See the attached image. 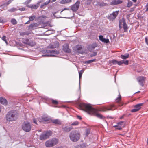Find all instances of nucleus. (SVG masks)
Segmentation results:
<instances>
[{
  "label": "nucleus",
  "mask_w": 148,
  "mask_h": 148,
  "mask_svg": "<svg viewBox=\"0 0 148 148\" xmlns=\"http://www.w3.org/2000/svg\"><path fill=\"white\" fill-rule=\"evenodd\" d=\"M116 108V107L114 104H112L106 107H103L99 110L95 109L92 114L101 119H103L105 117L98 112V111L105 112L108 110H114Z\"/></svg>",
  "instance_id": "obj_1"
},
{
  "label": "nucleus",
  "mask_w": 148,
  "mask_h": 148,
  "mask_svg": "<svg viewBox=\"0 0 148 148\" xmlns=\"http://www.w3.org/2000/svg\"><path fill=\"white\" fill-rule=\"evenodd\" d=\"M80 109L87 112L89 114H92L95 109L92 108L89 104L81 103L79 106Z\"/></svg>",
  "instance_id": "obj_2"
},
{
  "label": "nucleus",
  "mask_w": 148,
  "mask_h": 148,
  "mask_svg": "<svg viewBox=\"0 0 148 148\" xmlns=\"http://www.w3.org/2000/svg\"><path fill=\"white\" fill-rule=\"evenodd\" d=\"M69 137L71 141L73 142H76L78 141L80 138V132L77 130L72 131L70 133Z\"/></svg>",
  "instance_id": "obj_3"
},
{
  "label": "nucleus",
  "mask_w": 148,
  "mask_h": 148,
  "mask_svg": "<svg viewBox=\"0 0 148 148\" xmlns=\"http://www.w3.org/2000/svg\"><path fill=\"white\" fill-rule=\"evenodd\" d=\"M18 117V114L16 110H12L9 112L6 115V118L9 121H15Z\"/></svg>",
  "instance_id": "obj_4"
},
{
  "label": "nucleus",
  "mask_w": 148,
  "mask_h": 148,
  "mask_svg": "<svg viewBox=\"0 0 148 148\" xmlns=\"http://www.w3.org/2000/svg\"><path fill=\"white\" fill-rule=\"evenodd\" d=\"M58 142V140L53 138L46 141L45 143V146L47 147H51L57 144Z\"/></svg>",
  "instance_id": "obj_5"
},
{
  "label": "nucleus",
  "mask_w": 148,
  "mask_h": 148,
  "mask_svg": "<svg viewBox=\"0 0 148 148\" xmlns=\"http://www.w3.org/2000/svg\"><path fill=\"white\" fill-rule=\"evenodd\" d=\"M52 132L50 131L45 132L40 135V139L41 140H45L49 138L52 135Z\"/></svg>",
  "instance_id": "obj_6"
},
{
  "label": "nucleus",
  "mask_w": 148,
  "mask_h": 148,
  "mask_svg": "<svg viewBox=\"0 0 148 148\" xmlns=\"http://www.w3.org/2000/svg\"><path fill=\"white\" fill-rule=\"evenodd\" d=\"M22 129L26 132H29L31 129V126L30 123L27 122H24L22 125Z\"/></svg>",
  "instance_id": "obj_7"
},
{
  "label": "nucleus",
  "mask_w": 148,
  "mask_h": 148,
  "mask_svg": "<svg viewBox=\"0 0 148 148\" xmlns=\"http://www.w3.org/2000/svg\"><path fill=\"white\" fill-rule=\"evenodd\" d=\"M22 42L24 44H27L32 47L33 46L36 45V43L32 40H29L28 39L23 38Z\"/></svg>",
  "instance_id": "obj_8"
},
{
  "label": "nucleus",
  "mask_w": 148,
  "mask_h": 148,
  "mask_svg": "<svg viewBox=\"0 0 148 148\" xmlns=\"http://www.w3.org/2000/svg\"><path fill=\"white\" fill-rule=\"evenodd\" d=\"M143 103L138 104L134 106V108L131 110V112H134L139 111L141 108V106L143 105Z\"/></svg>",
  "instance_id": "obj_9"
},
{
  "label": "nucleus",
  "mask_w": 148,
  "mask_h": 148,
  "mask_svg": "<svg viewBox=\"0 0 148 148\" xmlns=\"http://www.w3.org/2000/svg\"><path fill=\"white\" fill-rule=\"evenodd\" d=\"M119 11H117L113 12L112 14H111L109 17H108V18L110 20L113 21L114 20L119 13Z\"/></svg>",
  "instance_id": "obj_10"
},
{
  "label": "nucleus",
  "mask_w": 148,
  "mask_h": 148,
  "mask_svg": "<svg viewBox=\"0 0 148 148\" xmlns=\"http://www.w3.org/2000/svg\"><path fill=\"white\" fill-rule=\"evenodd\" d=\"M80 4L79 1H77L75 4L71 7V10L74 11H77L79 8V5Z\"/></svg>",
  "instance_id": "obj_11"
},
{
  "label": "nucleus",
  "mask_w": 148,
  "mask_h": 148,
  "mask_svg": "<svg viewBox=\"0 0 148 148\" xmlns=\"http://www.w3.org/2000/svg\"><path fill=\"white\" fill-rule=\"evenodd\" d=\"M115 101L116 103H118L119 106H121L123 105V103L121 101V97L119 92V96L116 99Z\"/></svg>",
  "instance_id": "obj_12"
},
{
  "label": "nucleus",
  "mask_w": 148,
  "mask_h": 148,
  "mask_svg": "<svg viewBox=\"0 0 148 148\" xmlns=\"http://www.w3.org/2000/svg\"><path fill=\"white\" fill-rule=\"evenodd\" d=\"M146 79L145 77L143 76H139L137 78V80L138 82L140 83V85L142 86H143L144 84L143 82Z\"/></svg>",
  "instance_id": "obj_13"
},
{
  "label": "nucleus",
  "mask_w": 148,
  "mask_h": 148,
  "mask_svg": "<svg viewBox=\"0 0 148 148\" xmlns=\"http://www.w3.org/2000/svg\"><path fill=\"white\" fill-rule=\"evenodd\" d=\"M63 50L66 53H70L71 52V50L69 48V45L67 44H64L63 47Z\"/></svg>",
  "instance_id": "obj_14"
},
{
  "label": "nucleus",
  "mask_w": 148,
  "mask_h": 148,
  "mask_svg": "<svg viewBox=\"0 0 148 148\" xmlns=\"http://www.w3.org/2000/svg\"><path fill=\"white\" fill-rule=\"evenodd\" d=\"M38 120L40 122L44 123V122L48 121L49 119L47 117L43 116L39 118Z\"/></svg>",
  "instance_id": "obj_15"
},
{
  "label": "nucleus",
  "mask_w": 148,
  "mask_h": 148,
  "mask_svg": "<svg viewBox=\"0 0 148 148\" xmlns=\"http://www.w3.org/2000/svg\"><path fill=\"white\" fill-rule=\"evenodd\" d=\"M99 38L100 41L104 43H108L109 42V41L108 39H106L104 38L103 36L102 35L99 36Z\"/></svg>",
  "instance_id": "obj_16"
},
{
  "label": "nucleus",
  "mask_w": 148,
  "mask_h": 148,
  "mask_svg": "<svg viewBox=\"0 0 148 148\" xmlns=\"http://www.w3.org/2000/svg\"><path fill=\"white\" fill-rule=\"evenodd\" d=\"M41 3V1L38 2L36 4L32 5L31 6L27 5V7L30 8L32 9H37L40 5V3Z\"/></svg>",
  "instance_id": "obj_17"
},
{
  "label": "nucleus",
  "mask_w": 148,
  "mask_h": 148,
  "mask_svg": "<svg viewBox=\"0 0 148 148\" xmlns=\"http://www.w3.org/2000/svg\"><path fill=\"white\" fill-rule=\"evenodd\" d=\"M125 123L123 121H121L118 122L117 125H114L113 127H120L122 128V127H125Z\"/></svg>",
  "instance_id": "obj_18"
},
{
  "label": "nucleus",
  "mask_w": 148,
  "mask_h": 148,
  "mask_svg": "<svg viewBox=\"0 0 148 148\" xmlns=\"http://www.w3.org/2000/svg\"><path fill=\"white\" fill-rule=\"evenodd\" d=\"M122 3V1L120 0H114L112 1L111 3V5H115L121 4Z\"/></svg>",
  "instance_id": "obj_19"
},
{
  "label": "nucleus",
  "mask_w": 148,
  "mask_h": 148,
  "mask_svg": "<svg viewBox=\"0 0 148 148\" xmlns=\"http://www.w3.org/2000/svg\"><path fill=\"white\" fill-rule=\"evenodd\" d=\"M73 128L72 127L66 126L63 127L62 128V130L63 131L65 132H69Z\"/></svg>",
  "instance_id": "obj_20"
},
{
  "label": "nucleus",
  "mask_w": 148,
  "mask_h": 148,
  "mask_svg": "<svg viewBox=\"0 0 148 148\" xmlns=\"http://www.w3.org/2000/svg\"><path fill=\"white\" fill-rule=\"evenodd\" d=\"M82 47L81 45H77L73 47V49L76 51H78L81 50Z\"/></svg>",
  "instance_id": "obj_21"
},
{
  "label": "nucleus",
  "mask_w": 148,
  "mask_h": 148,
  "mask_svg": "<svg viewBox=\"0 0 148 148\" xmlns=\"http://www.w3.org/2000/svg\"><path fill=\"white\" fill-rule=\"evenodd\" d=\"M0 102L2 104L6 105L7 104V101L3 97L0 98Z\"/></svg>",
  "instance_id": "obj_22"
},
{
  "label": "nucleus",
  "mask_w": 148,
  "mask_h": 148,
  "mask_svg": "<svg viewBox=\"0 0 148 148\" xmlns=\"http://www.w3.org/2000/svg\"><path fill=\"white\" fill-rule=\"evenodd\" d=\"M59 45V44L58 42H56V43H55L54 45L50 44L48 46V47L50 48L53 49L56 48L58 47Z\"/></svg>",
  "instance_id": "obj_23"
},
{
  "label": "nucleus",
  "mask_w": 148,
  "mask_h": 148,
  "mask_svg": "<svg viewBox=\"0 0 148 148\" xmlns=\"http://www.w3.org/2000/svg\"><path fill=\"white\" fill-rule=\"evenodd\" d=\"M51 121L52 123L60 125L61 124L60 121L58 119L52 120Z\"/></svg>",
  "instance_id": "obj_24"
},
{
  "label": "nucleus",
  "mask_w": 148,
  "mask_h": 148,
  "mask_svg": "<svg viewBox=\"0 0 148 148\" xmlns=\"http://www.w3.org/2000/svg\"><path fill=\"white\" fill-rule=\"evenodd\" d=\"M38 26V24L37 23H35L31 24L29 26V28L30 29H34L35 27Z\"/></svg>",
  "instance_id": "obj_25"
},
{
  "label": "nucleus",
  "mask_w": 148,
  "mask_h": 148,
  "mask_svg": "<svg viewBox=\"0 0 148 148\" xmlns=\"http://www.w3.org/2000/svg\"><path fill=\"white\" fill-rule=\"evenodd\" d=\"M123 27L124 30V32H126L128 28L127 26V25L125 21H123Z\"/></svg>",
  "instance_id": "obj_26"
},
{
  "label": "nucleus",
  "mask_w": 148,
  "mask_h": 148,
  "mask_svg": "<svg viewBox=\"0 0 148 148\" xmlns=\"http://www.w3.org/2000/svg\"><path fill=\"white\" fill-rule=\"evenodd\" d=\"M71 1V0H62L60 2V3L61 4H65L70 3Z\"/></svg>",
  "instance_id": "obj_27"
},
{
  "label": "nucleus",
  "mask_w": 148,
  "mask_h": 148,
  "mask_svg": "<svg viewBox=\"0 0 148 148\" xmlns=\"http://www.w3.org/2000/svg\"><path fill=\"white\" fill-rule=\"evenodd\" d=\"M32 32L31 31H25L23 32H22L21 33V35L22 36H24V35H29V34Z\"/></svg>",
  "instance_id": "obj_28"
},
{
  "label": "nucleus",
  "mask_w": 148,
  "mask_h": 148,
  "mask_svg": "<svg viewBox=\"0 0 148 148\" xmlns=\"http://www.w3.org/2000/svg\"><path fill=\"white\" fill-rule=\"evenodd\" d=\"M129 56V54H127L125 55H121V58L123 59H125L128 58Z\"/></svg>",
  "instance_id": "obj_29"
},
{
  "label": "nucleus",
  "mask_w": 148,
  "mask_h": 148,
  "mask_svg": "<svg viewBox=\"0 0 148 148\" xmlns=\"http://www.w3.org/2000/svg\"><path fill=\"white\" fill-rule=\"evenodd\" d=\"M84 72V70H82L79 72V79H81L82 74Z\"/></svg>",
  "instance_id": "obj_30"
},
{
  "label": "nucleus",
  "mask_w": 148,
  "mask_h": 148,
  "mask_svg": "<svg viewBox=\"0 0 148 148\" xmlns=\"http://www.w3.org/2000/svg\"><path fill=\"white\" fill-rule=\"evenodd\" d=\"M11 23L14 24L15 25L17 23V22L16 21V20L15 19H12L11 20Z\"/></svg>",
  "instance_id": "obj_31"
},
{
  "label": "nucleus",
  "mask_w": 148,
  "mask_h": 148,
  "mask_svg": "<svg viewBox=\"0 0 148 148\" xmlns=\"http://www.w3.org/2000/svg\"><path fill=\"white\" fill-rule=\"evenodd\" d=\"M79 123L77 121H75L72 123L71 125L72 126H76L79 125Z\"/></svg>",
  "instance_id": "obj_32"
},
{
  "label": "nucleus",
  "mask_w": 148,
  "mask_h": 148,
  "mask_svg": "<svg viewBox=\"0 0 148 148\" xmlns=\"http://www.w3.org/2000/svg\"><path fill=\"white\" fill-rule=\"evenodd\" d=\"M48 52H47V53H54V54H57L58 52L54 50H51V51H48Z\"/></svg>",
  "instance_id": "obj_33"
},
{
  "label": "nucleus",
  "mask_w": 148,
  "mask_h": 148,
  "mask_svg": "<svg viewBox=\"0 0 148 148\" xmlns=\"http://www.w3.org/2000/svg\"><path fill=\"white\" fill-rule=\"evenodd\" d=\"M90 130L89 129H87L85 131V135L86 136H88L89 134L90 133Z\"/></svg>",
  "instance_id": "obj_34"
},
{
  "label": "nucleus",
  "mask_w": 148,
  "mask_h": 148,
  "mask_svg": "<svg viewBox=\"0 0 148 148\" xmlns=\"http://www.w3.org/2000/svg\"><path fill=\"white\" fill-rule=\"evenodd\" d=\"M35 17L36 16H32L29 17V18L30 21H33L34 20Z\"/></svg>",
  "instance_id": "obj_35"
},
{
  "label": "nucleus",
  "mask_w": 148,
  "mask_h": 148,
  "mask_svg": "<svg viewBox=\"0 0 148 148\" xmlns=\"http://www.w3.org/2000/svg\"><path fill=\"white\" fill-rule=\"evenodd\" d=\"M52 104L55 105H57L58 103V102L56 100H52Z\"/></svg>",
  "instance_id": "obj_36"
},
{
  "label": "nucleus",
  "mask_w": 148,
  "mask_h": 148,
  "mask_svg": "<svg viewBox=\"0 0 148 148\" xmlns=\"http://www.w3.org/2000/svg\"><path fill=\"white\" fill-rule=\"evenodd\" d=\"M111 62L114 64H117L118 61L116 60H112L111 61Z\"/></svg>",
  "instance_id": "obj_37"
},
{
  "label": "nucleus",
  "mask_w": 148,
  "mask_h": 148,
  "mask_svg": "<svg viewBox=\"0 0 148 148\" xmlns=\"http://www.w3.org/2000/svg\"><path fill=\"white\" fill-rule=\"evenodd\" d=\"M17 10L16 9V8H12L11 9H10L9 10V11L10 12H13L15 11H16Z\"/></svg>",
  "instance_id": "obj_38"
},
{
  "label": "nucleus",
  "mask_w": 148,
  "mask_h": 148,
  "mask_svg": "<svg viewBox=\"0 0 148 148\" xmlns=\"http://www.w3.org/2000/svg\"><path fill=\"white\" fill-rule=\"evenodd\" d=\"M4 41L6 44H8V42L6 40V36H3L1 38Z\"/></svg>",
  "instance_id": "obj_39"
},
{
  "label": "nucleus",
  "mask_w": 148,
  "mask_h": 148,
  "mask_svg": "<svg viewBox=\"0 0 148 148\" xmlns=\"http://www.w3.org/2000/svg\"><path fill=\"white\" fill-rule=\"evenodd\" d=\"M97 46L98 45L96 43H94L91 45V47L93 49H94L95 47H97Z\"/></svg>",
  "instance_id": "obj_40"
},
{
  "label": "nucleus",
  "mask_w": 148,
  "mask_h": 148,
  "mask_svg": "<svg viewBox=\"0 0 148 148\" xmlns=\"http://www.w3.org/2000/svg\"><path fill=\"white\" fill-rule=\"evenodd\" d=\"M32 0H27L24 3V4H25L27 6V5H28V4Z\"/></svg>",
  "instance_id": "obj_41"
},
{
  "label": "nucleus",
  "mask_w": 148,
  "mask_h": 148,
  "mask_svg": "<svg viewBox=\"0 0 148 148\" xmlns=\"http://www.w3.org/2000/svg\"><path fill=\"white\" fill-rule=\"evenodd\" d=\"M95 60V59H93L92 60H89L86 62V63L89 64L94 62Z\"/></svg>",
  "instance_id": "obj_42"
},
{
  "label": "nucleus",
  "mask_w": 148,
  "mask_h": 148,
  "mask_svg": "<svg viewBox=\"0 0 148 148\" xmlns=\"http://www.w3.org/2000/svg\"><path fill=\"white\" fill-rule=\"evenodd\" d=\"M132 3L131 2V1L129 2L127 5V7H131V6H132Z\"/></svg>",
  "instance_id": "obj_43"
},
{
  "label": "nucleus",
  "mask_w": 148,
  "mask_h": 148,
  "mask_svg": "<svg viewBox=\"0 0 148 148\" xmlns=\"http://www.w3.org/2000/svg\"><path fill=\"white\" fill-rule=\"evenodd\" d=\"M123 63L125 64L126 65H127L129 63V61L127 60H126V61H124V60H123Z\"/></svg>",
  "instance_id": "obj_44"
},
{
  "label": "nucleus",
  "mask_w": 148,
  "mask_h": 148,
  "mask_svg": "<svg viewBox=\"0 0 148 148\" xmlns=\"http://www.w3.org/2000/svg\"><path fill=\"white\" fill-rule=\"evenodd\" d=\"M33 122L34 123L36 124H38L37 123V120L36 118H34L33 119Z\"/></svg>",
  "instance_id": "obj_45"
},
{
  "label": "nucleus",
  "mask_w": 148,
  "mask_h": 148,
  "mask_svg": "<svg viewBox=\"0 0 148 148\" xmlns=\"http://www.w3.org/2000/svg\"><path fill=\"white\" fill-rule=\"evenodd\" d=\"M123 63V60L120 61H118L117 64L119 65H121Z\"/></svg>",
  "instance_id": "obj_46"
},
{
  "label": "nucleus",
  "mask_w": 148,
  "mask_h": 148,
  "mask_svg": "<svg viewBox=\"0 0 148 148\" xmlns=\"http://www.w3.org/2000/svg\"><path fill=\"white\" fill-rule=\"evenodd\" d=\"M50 2V0H49L48 1H46L44 3H43L45 5H46L49 4Z\"/></svg>",
  "instance_id": "obj_47"
},
{
  "label": "nucleus",
  "mask_w": 148,
  "mask_h": 148,
  "mask_svg": "<svg viewBox=\"0 0 148 148\" xmlns=\"http://www.w3.org/2000/svg\"><path fill=\"white\" fill-rule=\"evenodd\" d=\"M116 127V129L118 130H122V128L120 127Z\"/></svg>",
  "instance_id": "obj_48"
},
{
  "label": "nucleus",
  "mask_w": 148,
  "mask_h": 148,
  "mask_svg": "<svg viewBox=\"0 0 148 148\" xmlns=\"http://www.w3.org/2000/svg\"><path fill=\"white\" fill-rule=\"evenodd\" d=\"M19 10L21 11H24L25 10V7H22L19 8Z\"/></svg>",
  "instance_id": "obj_49"
},
{
  "label": "nucleus",
  "mask_w": 148,
  "mask_h": 148,
  "mask_svg": "<svg viewBox=\"0 0 148 148\" xmlns=\"http://www.w3.org/2000/svg\"><path fill=\"white\" fill-rule=\"evenodd\" d=\"M145 40L146 44L148 45V39L147 37L145 38Z\"/></svg>",
  "instance_id": "obj_50"
},
{
  "label": "nucleus",
  "mask_w": 148,
  "mask_h": 148,
  "mask_svg": "<svg viewBox=\"0 0 148 148\" xmlns=\"http://www.w3.org/2000/svg\"><path fill=\"white\" fill-rule=\"evenodd\" d=\"M134 8H131V9L130 10V12H132L133 11H134Z\"/></svg>",
  "instance_id": "obj_51"
},
{
  "label": "nucleus",
  "mask_w": 148,
  "mask_h": 148,
  "mask_svg": "<svg viewBox=\"0 0 148 148\" xmlns=\"http://www.w3.org/2000/svg\"><path fill=\"white\" fill-rule=\"evenodd\" d=\"M146 11H148V3L147 4L146 6Z\"/></svg>",
  "instance_id": "obj_52"
},
{
  "label": "nucleus",
  "mask_w": 148,
  "mask_h": 148,
  "mask_svg": "<svg viewBox=\"0 0 148 148\" xmlns=\"http://www.w3.org/2000/svg\"><path fill=\"white\" fill-rule=\"evenodd\" d=\"M97 54V52H94L93 53V56H91V57H92L93 56H95Z\"/></svg>",
  "instance_id": "obj_53"
},
{
  "label": "nucleus",
  "mask_w": 148,
  "mask_h": 148,
  "mask_svg": "<svg viewBox=\"0 0 148 148\" xmlns=\"http://www.w3.org/2000/svg\"><path fill=\"white\" fill-rule=\"evenodd\" d=\"M40 17V18H42L45 19H46L47 18L46 16L43 15L41 16Z\"/></svg>",
  "instance_id": "obj_54"
},
{
  "label": "nucleus",
  "mask_w": 148,
  "mask_h": 148,
  "mask_svg": "<svg viewBox=\"0 0 148 148\" xmlns=\"http://www.w3.org/2000/svg\"><path fill=\"white\" fill-rule=\"evenodd\" d=\"M45 6V5L43 3L41 5V6H40V8H43Z\"/></svg>",
  "instance_id": "obj_55"
},
{
  "label": "nucleus",
  "mask_w": 148,
  "mask_h": 148,
  "mask_svg": "<svg viewBox=\"0 0 148 148\" xmlns=\"http://www.w3.org/2000/svg\"><path fill=\"white\" fill-rule=\"evenodd\" d=\"M13 0H10L7 3V5H8L10 3H11V2Z\"/></svg>",
  "instance_id": "obj_56"
},
{
  "label": "nucleus",
  "mask_w": 148,
  "mask_h": 148,
  "mask_svg": "<svg viewBox=\"0 0 148 148\" xmlns=\"http://www.w3.org/2000/svg\"><path fill=\"white\" fill-rule=\"evenodd\" d=\"M121 25V23L120 22L119 23V27L120 29L122 28Z\"/></svg>",
  "instance_id": "obj_57"
},
{
  "label": "nucleus",
  "mask_w": 148,
  "mask_h": 148,
  "mask_svg": "<svg viewBox=\"0 0 148 148\" xmlns=\"http://www.w3.org/2000/svg\"><path fill=\"white\" fill-rule=\"evenodd\" d=\"M88 2L87 3V4H89L91 2V0H87Z\"/></svg>",
  "instance_id": "obj_58"
},
{
  "label": "nucleus",
  "mask_w": 148,
  "mask_h": 148,
  "mask_svg": "<svg viewBox=\"0 0 148 148\" xmlns=\"http://www.w3.org/2000/svg\"><path fill=\"white\" fill-rule=\"evenodd\" d=\"M77 118H78V119H79L80 120H81L82 119V118L80 116H77Z\"/></svg>",
  "instance_id": "obj_59"
},
{
  "label": "nucleus",
  "mask_w": 148,
  "mask_h": 148,
  "mask_svg": "<svg viewBox=\"0 0 148 148\" xmlns=\"http://www.w3.org/2000/svg\"><path fill=\"white\" fill-rule=\"evenodd\" d=\"M30 21L29 20L27 22L25 23V24H29L30 23Z\"/></svg>",
  "instance_id": "obj_60"
},
{
  "label": "nucleus",
  "mask_w": 148,
  "mask_h": 148,
  "mask_svg": "<svg viewBox=\"0 0 148 148\" xmlns=\"http://www.w3.org/2000/svg\"><path fill=\"white\" fill-rule=\"evenodd\" d=\"M69 9H68V8H64V9H63L62 11H64V10H69Z\"/></svg>",
  "instance_id": "obj_61"
},
{
  "label": "nucleus",
  "mask_w": 148,
  "mask_h": 148,
  "mask_svg": "<svg viewBox=\"0 0 148 148\" xmlns=\"http://www.w3.org/2000/svg\"><path fill=\"white\" fill-rule=\"evenodd\" d=\"M3 20H2L1 18H0V22L3 23Z\"/></svg>",
  "instance_id": "obj_62"
},
{
  "label": "nucleus",
  "mask_w": 148,
  "mask_h": 148,
  "mask_svg": "<svg viewBox=\"0 0 148 148\" xmlns=\"http://www.w3.org/2000/svg\"><path fill=\"white\" fill-rule=\"evenodd\" d=\"M134 2H136V0H132Z\"/></svg>",
  "instance_id": "obj_63"
},
{
  "label": "nucleus",
  "mask_w": 148,
  "mask_h": 148,
  "mask_svg": "<svg viewBox=\"0 0 148 148\" xmlns=\"http://www.w3.org/2000/svg\"><path fill=\"white\" fill-rule=\"evenodd\" d=\"M56 148H62V147H56Z\"/></svg>",
  "instance_id": "obj_64"
}]
</instances>
